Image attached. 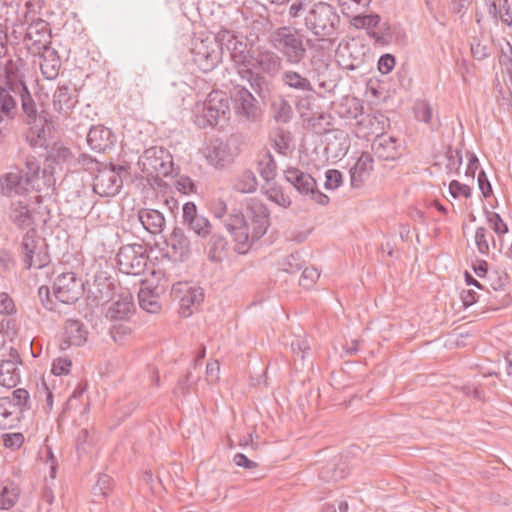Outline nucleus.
I'll return each instance as SVG.
<instances>
[{
	"label": "nucleus",
	"instance_id": "f257e3e1",
	"mask_svg": "<svg viewBox=\"0 0 512 512\" xmlns=\"http://www.w3.org/2000/svg\"><path fill=\"white\" fill-rule=\"evenodd\" d=\"M227 231L236 242L235 250L246 253L254 241L259 240L269 227V211L260 201L252 199L246 214L234 210L224 221Z\"/></svg>",
	"mask_w": 512,
	"mask_h": 512
},
{
	"label": "nucleus",
	"instance_id": "f03ea898",
	"mask_svg": "<svg viewBox=\"0 0 512 512\" xmlns=\"http://www.w3.org/2000/svg\"><path fill=\"white\" fill-rule=\"evenodd\" d=\"M268 42L289 65L301 64L307 56L308 48L314 45V40L292 26L275 28L269 33Z\"/></svg>",
	"mask_w": 512,
	"mask_h": 512
},
{
	"label": "nucleus",
	"instance_id": "7ed1b4c3",
	"mask_svg": "<svg viewBox=\"0 0 512 512\" xmlns=\"http://www.w3.org/2000/svg\"><path fill=\"white\" fill-rule=\"evenodd\" d=\"M304 26L318 39L332 38L338 32L340 16L331 4L316 2L305 13Z\"/></svg>",
	"mask_w": 512,
	"mask_h": 512
},
{
	"label": "nucleus",
	"instance_id": "20e7f679",
	"mask_svg": "<svg viewBox=\"0 0 512 512\" xmlns=\"http://www.w3.org/2000/svg\"><path fill=\"white\" fill-rule=\"evenodd\" d=\"M192 112L193 121L199 128L216 126L229 117V98L222 91H212L205 101L195 104Z\"/></svg>",
	"mask_w": 512,
	"mask_h": 512
},
{
	"label": "nucleus",
	"instance_id": "39448f33",
	"mask_svg": "<svg viewBox=\"0 0 512 512\" xmlns=\"http://www.w3.org/2000/svg\"><path fill=\"white\" fill-rule=\"evenodd\" d=\"M138 165L143 173L147 175L148 181L151 180L160 186V176H170L174 172V163L172 155L163 147H150L146 149L139 158Z\"/></svg>",
	"mask_w": 512,
	"mask_h": 512
},
{
	"label": "nucleus",
	"instance_id": "423d86ee",
	"mask_svg": "<svg viewBox=\"0 0 512 512\" xmlns=\"http://www.w3.org/2000/svg\"><path fill=\"white\" fill-rule=\"evenodd\" d=\"M285 88L294 92L296 107L309 110L317 91L308 77L293 69L284 70L280 77Z\"/></svg>",
	"mask_w": 512,
	"mask_h": 512
},
{
	"label": "nucleus",
	"instance_id": "0eeeda50",
	"mask_svg": "<svg viewBox=\"0 0 512 512\" xmlns=\"http://www.w3.org/2000/svg\"><path fill=\"white\" fill-rule=\"evenodd\" d=\"M148 251L145 245L133 243L123 245L116 255V262L120 272L127 275H140L145 271L148 263Z\"/></svg>",
	"mask_w": 512,
	"mask_h": 512
},
{
	"label": "nucleus",
	"instance_id": "6e6552de",
	"mask_svg": "<svg viewBox=\"0 0 512 512\" xmlns=\"http://www.w3.org/2000/svg\"><path fill=\"white\" fill-rule=\"evenodd\" d=\"M33 6L31 2H26L23 18L19 19V22L20 25H27L25 40L40 51L50 48L51 31L45 20L31 15Z\"/></svg>",
	"mask_w": 512,
	"mask_h": 512
},
{
	"label": "nucleus",
	"instance_id": "1a4fd4ad",
	"mask_svg": "<svg viewBox=\"0 0 512 512\" xmlns=\"http://www.w3.org/2000/svg\"><path fill=\"white\" fill-rule=\"evenodd\" d=\"M21 247L26 269H40L49 263L47 246L44 239L39 237L34 229H30L23 236Z\"/></svg>",
	"mask_w": 512,
	"mask_h": 512
},
{
	"label": "nucleus",
	"instance_id": "9d476101",
	"mask_svg": "<svg viewBox=\"0 0 512 512\" xmlns=\"http://www.w3.org/2000/svg\"><path fill=\"white\" fill-rule=\"evenodd\" d=\"M284 177L303 197L320 205H326L329 202L328 196L317 189L316 181L309 173L296 167H288L284 171Z\"/></svg>",
	"mask_w": 512,
	"mask_h": 512
},
{
	"label": "nucleus",
	"instance_id": "9b49d317",
	"mask_svg": "<svg viewBox=\"0 0 512 512\" xmlns=\"http://www.w3.org/2000/svg\"><path fill=\"white\" fill-rule=\"evenodd\" d=\"M123 170L122 166L117 168L114 165L97 168V174L93 181V192L101 197L116 196L123 186L120 175Z\"/></svg>",
	"mask_w": 512,
	"mask_h": 512
},
{
	"label": "nucleus",
	"instance_id": "f8f14e48",
	"mask_svg": "<svg viewBox=\"0 0 512 512\" xmlns=\"http://www.w3.org/2000/svg\"><path fill=\"white\" fill-rule=\"evenodd\" d=\"M84 284L75 273L67 272L59 275L53 285L55 298L64 304L75 303L82 295Z\"/></svg>",
	"mask_w": 512,
	"mask_h": 512
},
{
	"label": "nucleus",
	"instance_id": "ddd939ff",
	"mask_svg": "<svg viewBox=\"0 0 512 512\" xmlns=\"http://www.w3.org/2000/svg\"><path fill=\"white\" fill-rule=\"evenodd\" d=\"M234 109L237 116L248 122H257L262 116L258 101L245 87L235 86L232 92Z\"/></svg>",
	"mask_w": 512,
	"mask_h": 512
},
{
	"label": "nucleus",
	"instance_id": "4468645a",
	"mask_svg": "<svg viewBox=\"0 0 512 512\" xmlns=\"http://www.w3.org/2000/svg\"><path fill=\"white\" fill-rule=\"evenodd\" d=\"M175 298L179 300V314L189 317L193 313V307H198L204 299L201 287L188 283H178L173 287Z\"/></svg>",
	"mask_w": 512,
	"mask_h": 512
},
{
	"label": "nucleus",
	"instance_id": "2eb2a0df",
	"mask_svg": "<svg viewBox=\"0 0 512 512\" xmlns=\"http://www.w3.org/2000/svg\"><path fill=\"white\" fill-rule=\"evenodd\" d=\"M0 188L3 195L11 197L26 194L35 187L31 184L29 178H26L23 174L22 169L13 166L0 177Z\"/></svg>",
	"mask_w": 512,
	"mask_h": 512
},
{
	"label": "nucleus",
	"instance_id": "dca6fc26",
	"mask_svg": "<svg viewBox=\"0 0 512 512\" xmlns=\"http://www.w3.org/2000/svg\"><path fill=\"white\" fill-rule=\"evenodd\" d=\"M183 224L200 238H206L211 234L212 225L208 218L198 213L194 202H187L182 207Z\"/></svg>",
	"mask_w": 512,
	"mask_h": 512
},
{
	"label": "nucleus",
	"instance_id": "f3484780",
	"mask_svg": "<svg viewBox=\"0 0 512 512\" xmlns=\"http://www.w3.org/2000/svg\"><path fill=\"white\" fill-rule=\"evenodd\" d=\"M15 96L10 87L0 85V139L4 137L7 126L17 115L18 106Z\"/></svg>",
	"mask_w": 512,
	"mask_h": 512
},
{
	"label": "nucleus",
	"instance_id": "a211bd4d",
	"mask_svg": "<svg viewBox=\"0 0 512 512\" xmlns=\"http://www.w3.org/2000/svg\"><path fill=\"white\" fill-rule=\"evenodd\" d=\"M405 37L406 34L399 24L387 20H381L377 30L371 33V39L374 40L375 45L382 47L392 43H402Z\"/></svg>",
	"mask_w": 512,
	"mask_h": 512
},
{
	"label": "nucleus",
	"instance_id": "6ab92c4d",
	"mask_svg": "<svg viewBox=\"0 0 512 512\" xmlns=\"http://www.w3.org/2000/svg\"><path fill=\"white\" fill-rule=\"evenodd\" d=\"M221 40L226 41V48L230 52L232 61L242 69H247L251 66V55L247 43L240 40L237 36L229 31H225L221 35Z\"/></svg>",
	"mask_w": 512,
	"mask_h": 512
},
{
	"label": "nucleus",
	"instance_id": "aec40b11",
	"mask_svg": "<svg viewBox=\"0 0 512 512\" xmlns=\"http://www.w3.org/2000/svg\"><path fill=\"white\" fill-rule=\"evenodd\" d=\"M167 255L174 261H185L190 255V240L181 228H174L166 239Z\"/></svg>",
	"mask_w": 512,
	"mask_h": 512
},
{
	"label": "nucleus",
	"instance_id": "412c9836",
	"mask_svg": "<svg viewBox=\"0 0 512 512\" xmlns=\"http://www.w3.org/2000/svg\"><path fill=\"white\" fill-rule=\"evenodd\" d=\"M20 356L18 351L11 348L7 358L0 361V385L12 388L17 385L20 380L18 364H20Z\"/></svg>",
	"mask_w": 512,
	"mask_h": 512
},
{
	"label": "nucleus",
	"instance_id": "4be33fe9",
	"mask_svg": "<svg viewBox=\"0 0 512 512\" xmlns=\"http://www.w3.org/2000/svg\"><path fill=\"white\" fill-rule=\"evenodd\" d=\"M488 19L494 24L512 27V3L510 0H483Z\"/></svg>",
	"mask_w": 512,
	"mask_h": 512
},
{
	"label": "nucleus",
	"instance_id": "5701e85b",
	"mask_svg": "<svg viewBox=\"0 0 512 512\" xmlns=\"http://www.w3.org/2000/svg\"><path fill=\"white\" fill-rule=\"evenodd\" d=\"M116 142L114 133L102 125L92 126L87 135V143L96 152L104 153L112 149Z\"/></svg>",
	"mask_w": 512,
	"mask_h": 512
},
{
	"label": "nucleus",
	"instance_id": "b1692460",
	"mask_svg": "<svg viewBox=\"0 0 512 512\" xmlns=\"http://www.w3.org/2000/svg\"><path fill=\"white\" fill-rule=\"evenodd\" d=\"M24 63L21 59H9L6 61L3 70L4 86H8L12 91L19 90L22 87L27 86L24 81L23 74Z\"/></svg>",
	"mask_w": 512,
	"mask_h": 512
},
{
	"label": "nucleus",
	"instance_id": "393cba45",
	"mask_svg": "<svg viewBox=\"0 0 512 512\" xmlns=\"http://www.w3.org/2000/svg\"><path fill=\"white\" fill-rule=\"evenodd\" d=\"M134 302L130 294H122L114 300L107 310V318L111 321H125L134 312Z\"/></svg>",
	"mask_w": 512,
	"mask_h": 512
},
{
	"label": "nucleus",
	"instance_id": "a878e982",
	"mask_svg": "<svg viewBox=\"0 0 512 512\" xmlns=\"http://www.w3.org/2000/svg\"><path fill=\"white\" fill-rule=\"evenodd\" d=\"M23 419L21 409L16 407L10 399L0 398V429H13Z\"/></svg>",
	"mask_w": 512,
	"mask_h": 512
},
{
	"label": "nucleus",
	"instance_id": "bb28decb",
	"mask_svg": "<svg viewBox=\"0 0 512 512\" xmlns=\"http://www.w3.org/2000/svg\"><path fill=\"white\" fill-rule=\"evenodd\" d=\"M77 102L76 92L68 85L58 86L53 94V108L60 113H68Z\"/></svg>",
	"mask_w": 512,
	"mask_h": 512
},
{
	"label": "nucleus",
	"instance_id": "cd10ccee",
	"mask_svg": "<svg viewBox=\"0 0 512 512\" xmlns=\"http://www.w3.org/2000/svg\"><path fill=\"white\" fill-rule=\"evenodd\" d=\"M138 219L144 229L151 234H158L162 232L165 226L164 215L156 209H140L138 211Z\"/></svg>",
	"mask_w": 512,
	"mask_h": 512
},
{
	"label": "nucleus",
	"instance_id": "c85d7f7f",
	"mask_svg": "<svg viewBox=\"0 0 512 512\" xmlns=\"http://www.w3.org/2000/svg\"><path fill=\"white\" fill-rule=\"evenodd\" d=\"M9 219L20 229L29 228L33 225L32 212L29 205L24 201H15L11 203Z\"/></svg>",
	"mask_w": 512,
	"mask_h": 512
},
{
	"label": "nucleus",
	"instance_id": "c756f323",
	"mask_svg": "<svg viewBox=\"0 0 512 512\" xmlns=\"http://www.w3.org/2000/svg\"><path fill=\"white\" fill-rule=\"evenodd\" d=\"M88 332L84 324L75 319H68L65 323L64 343L68 346L79 347L87 341Z\"/></svg>",
	"mask_w": 512,
	"mask_h": 512
},
{
	"label": "nucleus",
	"instance_id": "7c9ffc66",
	"mask_svg": "<svg viewBox=\"0 0 512 512\" xmlns=\"http://www.w3.org/2000/svg\"><path fill=\"white\" fill-rule=\"evenodd\" d=\"M373 169V158L369 153H362L356 163L350 168L351 185L359 187L370 175Z\"/></svg>",
	"mask_w": 512,
	"mask_h": 512
},
{
	"label": "nucleus",
	"instance_id": "2f4dec72",
	"mask_svg": "<svg viewBox=\"0 0 512 512\" xmlns=\"http://www.w3.org/2000/svg\"><path fill=\"white\" fill-rule=\"evenodd\" d=\"M372 151L383 160H394L397 157L396 139L388 135H379L372 142Z\"/></svg>",
	"mask_w": 512,
	"mask_h": 512
},
{
	"label": "nucleus",
	"instance_id": "473e14b6",
	"mask_svg": "<svg viewBox=\"0 0 512 512\" xmlns=\"http://www.w3.org/2000/svg\"><path fill=\"white\" fill-rule=\"evenodd\" d=\"M14 95L18 96L21 101L22 111L26 117L28 124H35L38 120L41 122V117L38 116V109L27 86L13 91Z\"/></svg>",
	"mask_w": 512,
	"mask_h": 512
},
{
	"label": "nucleus",
	"instance_id": "72a5a7b5",
	"mask_svg": "<svg viewBox=\"0 0 512 512\" xmlns=\"http://www.w3.org/2000/svg\"><path fill=\"white\" fill-rule=\"evenodd\" d=\"M194 61L204 71L208 72L213 70L220 62V52L218 50H209L204 47L203 43L200 47L194 48Z\"/></svg>",
	"mask_w": 512,
	"mask_h": 512
},
{
	"label": "nucleus",
	"instance_id": "f704fd0d",
	"mask_svg": "<svg viewBox=\"0 0 512 512\" xmlns=\"http://www.w3.org/2000/svg\"><path fill=\"white\" fill-rule=\"evenodd\" d=\"M40 68L43 76L48 80H53L58 76L61 61L57 52L51 48L43 50Z\"/></svg>",
	"mask_w": 512,
	"mask_h": 512
},
{
	"label": "nucleus",
	"instance_id": "c9c22d12",
	"mask_svg": "<svg viewBox=\"0 0 512 512\" xmlns=\"http://www.w3.org/2000/svg\"><path fill=\"white\" fill-rule=\"evenodd\" d=\"M381 20L382 18L378 14L360 13L350 20V24L356 29L366 30L371 38V33L377 30Z\"/></svg>",
	"mask_w": 512,
	"mask_h": 512
},
{
	"label": "nucleus",
	"instance_id": "e433bc0d",
	"mask_svg": "<svg viewBox=\"0 0 512 512\" xmlns=\"http://www.w3.org/2000/svg\"><path fill=\"white\" fill-rule=\"evenodd\" d=\"M239 74L242 79H246L251 88L260 96L265 97L268 92V81L264 76L259 73H254L250 67L247 69H240Z\"/></svg>",
	"mask_w": 512,
	"mask_h": 512
},
{
	"label": "nucleus",
	"instance_id": "4c0bfd02",
	"mask_svg": "<svg viewBox=\"0 0 512 512\" xmlns=\"http://www.w3.org/2000/svg\"><path fill=\"white\" fill-rule=\"evenodd\" d=\"M227 245L228 243L223 236L213 234L208 242L207 255L209 260L221 262L226 256Z\"/></svg>",
	"mask_w": 512,
	"mask_h": 512
},
{
	"label": "nucleus",
	"instance_id": "58836bf2",
	"mask_svg": "<svg viewBox=\"0 0 512 512\" xmlns=\"http://www.w3.org/2000/svg\"><path fill=\"white\" fill-rule=\"evenodd\" d=\"M271 111L273 118L279 123H287L293 115L290 103L282 96H278L272 100Z\"/></svg>",
	"mask_w": 512,
	"mask_h": 512
},
{
	"label": "nucleus",
	"instance_id": "ea45409f",
	"mask_svg": "<svg viewBox=\"0 0 512 512\" xmlns=\"http://www.w3.org/2000/svg\"><path fill=\"white\" fill-rule=\"evenodd\" d=\"M138 300L140 307L149 313H156L161 308L159 295L148 287L139 290Z\"/></svg>",
	"mask_w": 512,
	"mask_h": 512
},
{
	"label": "nucleus",
	"instance_id": "a19ab883",
	"mask_svg": "<svg viewBox=\"0 0 512 512\" xmlns=\"http://www.w3.org/2000/svg\"><path fill=\"white\" fill-rule=\"evenodd\" d=\"M49 157L57 164L66 165L68 170H76V157L67 147L55 145L51 149Z\"/></svg>",
	"mask_w": 512,
	"mask_h": 512
},
{
	"label": "nucleus",
	"instance_id": "79ce46f5",
	"mask_svg": "<svg viewBox=\"0 0 512 512\" xmlns=\"http://www.w3.org/2000/svg\"><path fill=\"white\" fill-rule=\"evenodd\" d=\"M256 61L262 71L270 75L276 74L281 68V58L271 51L259 53Z\"/></svg>",
	"mask_w": 512,
	"mask_h": 512
},
{
	"label": "nucleus",
	"instance_id": "37998d69",
	"mask_svg": "<svg viewBox=\"0 0 512 512\" xmlns=\"http://www.w3.org/2000/svg\"><path fill=\"white\" fill-rule=\"evenodd\" d=\"M372 0H338V5L345 17L350 20L360 13H365Z\"/></svg>",
	"mask_w": 512,
	"mask_h": 512
},
{
	"label": "nucleus",
	"instance_id": "c03bdc74",
	"mask_svg": "<svg viewBox=\"0 0 512 512\" xmlns=\"http://www.w3.org/2000/svg\"><path fill=\"white\" fill-rule=\"evenodd\" d=\"M471 54L474 59L482 61L489 57L493 51V45L487 37H474L470 44Z\"/></svg>",
	"mask_w": 512,
	"mask_h": 512
},
{
	"label": "nucleus",
	"instance_id": "a18cd8bd",
	"mask_svg": "<svg viewBox=\"0 0 512 512\" xmlns=\"http://www.w3.org/2000/svg\"><path fill=\"white\" fill-rule=\"evenodd\" d=\"M258 186V182L255 174L246 170L241 175H239L233 183V189L240 193H253L256 191Z\"/></svg>",
	"mask_w": 512,
	"mask_h": 512
},
{
	"label": "nucleus",
	"instance_id": "49530a36",
	"mask_svg": "<svg viewBox=\"0 0 512 512\" xmlns=\"http://www.w3.org/2000/svg\"><path fill=\"white\" fill-rule=\"evenodd\" d=\"M20 489L14 482L6 483L0 493V505L2 509L12 508L18 501Z\"/></svg>",
	"mask_w": 512,
	"mask_h": 512
},
{
	"label": "nucleus",
	"instance_id": "de8ad7c7",
	"mask_svg": "<svg viewBox=\"0 0 512 512\" xmlns=\"http://www.w3.org/2000/svg\"><path fill=\"white\" fill-rule=\"evenodd\" d=\"M499 64L502 71L507 74L508 82L506 83L508 88L512 87V44L509 41H504L501 45Z\"/></svg>",
	"mask_w": 512,
	"mask_h": 512
},
{
	"label": "nucleus",
	"instance_id": "09e8293b",
	"mask_svg": "<svg viewBox=\"0 0 512 512\" xmlns=\"http://www.w3.org/2000/svg\"><path fill=\"white\" fill-rule=\"evenodd\" d=\"M206 158L211 165L217 168L223 167L228 159L227 146L222 142L214 144L209 148Z\"/></svg>",
	"mask_w": 512,
	"mask_h": 512
},
{
	"label": "nucleus",
	"instance_id": "8fccbe9b",
	"mask_svg": "<svg viewBox=\"0 0 512 512\" xmlns=\"http://www.w3.org/2000/svg\"><path fill=\"white\" fill-rule=\"evenodd\" d=\"M276 169V162L270 153H266L258 162V171L266 182L274 180Z\"/></svg>",
	"mask_w": 512,
	"mask_h": 512
},
{
	"label": "nucleus",
	"instance_id": "3c124183",
	"mask_svg": "<svg viewBox=\"0 0 512 512\" xmlns=\"http://www.w3.org/2000/svg\"><path fill=\"white\" fill-rule=\"evenodd\" d=\"M414 113L417 120L424 122L426 124H431L432 130H437L440 122L436 121L435 123L432 122V107L431 105L426 101H418L415 103L414 106Z\"/></svg>",
	"mask_w": 512,
	"mask_h": 512
},
{
	"label": "nucleus",
	"instance_id": "603ef678",
	"mask_svg": "<svg viewBox=\"0 0 512 512\" xmlns=\"http://www.w3.org/2000/svg\"><path fill=\"white\" fill-rule=\"evenodd\" d=\"M25 167L23 170V174L26 178H29L31 184L35 187V183L40 178V174L45 171L42 170L40 161L32 155H29L25 158Z\"/></svg>",
	"mask_w": 512,
	"mask_h": 512
},
{
	"label": "nucleus",
	"instance_id": "864d4df0",
	"mask_svg": "<svg viewBox=\"0 0 512 512\" xmlns=\"http://www.w3.org/2000/svg\"><path fill=\"white\" fill-rule=\"evenodd\" d=\"M26 138L32 147H47V131L43 124L38 126L35 123V125L30 128Z\"/></svg>",
	"mask_w": 512,
	"mask_h": 512
},
{
	"label": "nucleus",
	"instance_id": "5fc2aeb1",
	"mask_svg": "<svg viewBox=\"0 0 512 512\" xmlns=\"http://www.w3.org/2000/svg\"><path fill=\"white\" fill-rule=\"evenodd\" d=\"M18 408L21 409V415L31 409L30 395L26 389L18 388L12 392V395L7 397Z\"/></svg>",
	"mask_w": 512,
	"mask_h": 512
},
{
	"label": "nucleus",
	"instance_id": "6e6d98bb",
	"mask_svg": "<svg viewBox=\"0 0 512 512\" xmlns=\"http://www.w3.org/2000/svg\"><path fill=\"white\" fill-rule=\"evenodd\" d=\"M485 214L487 222L498 236H502L508 232L507 224L502 220L498 213L493 211H485Z\"/></svg>",
	"mask_w": 512,
	"mask_h": 512
},
{
	"label": "nucleus",
	"instance_id": "4d7b16f0",
	"mask_svg": "<svg viewBox=\"0 0 512 512\" xmlns=\"http://www.w3.org/2000/svg\"><path fill=\"white\" fill-rule=\"evenodd\" d=\"M462 165V154L460 150L448 148L446 152L445 168L448 173L458 172Z\"/></svg>",
	"mask_w": 512,
	"mask_h": 512
},
{
	"label": "nucleus",
	"instance_id": "13d9d810",
	"mask_svg": "<svg viewBox=\"0 0 512 512\" xmlns=\"http://www.w3.org/2000/svg\"><path fill=\"white\" fill-rule=\"evenodd\" d=\"M280 265L282 271L293 274L302 268L303 261L298 253H294L285 257Z\"/></svg>",
	"mask_w": 512,
	"mask_h": 512
},
{
	"label": "nucleus",
	"instance_id": "bf43d9fd",
	"mask_svg": "<svg viewBox=\"0 0 512 512\" xmlns=\"http://www.w3.org/2000/svg\"><path fill=\"white\" fill-rule=\"evenodd\" d=\"M320 273L314 267H306L301 273L299 278V285L303 288L309 289L311 288L316 280L319 278Z\"/></svg>",
	"mask_w": 512,
	"mask_h": 512
},
{
	"label": "nucleus",
	"instance_id": "052dcab7",
	"mask_svg": "<svg viewBox=\"0 0 512 512\" xmlns=\"http://www.w3.org/2000/svg\"><path fill=\"white\" fill-rule=\"evenodd\" d=\"M110 334L116 343L122 344L127 336L131 334V328L126 323L113 324Z\"/></svg>",
	"mask_w": 512,
	"mask_h": 512
},
{
	"label": "nucleus",
	"instance_id": "680f3d73",
	"mask_svg": "<svg viewBox=\"0 0 512 512\" xmlns=\"http://www.w3.org/2000/svg\"><path fill=\"white\" fill-rule=\"evenodd\" d=\"M325 188L327 190H335L337 189L343 181L342 173L336 169H329L325 173Z\"/></svg>",
	"mask_w": 512,
	"mask_h": 512
},
{
	"label": "nucleus",
	"instance_id": "e2e57ef3",
	"mask_svg": "<svg viewBox=\"0 0 512 512\" xmlns=\"http://www.w3.org/2000/svg\"><path fill=\"white\" fill-rule=\"evenodd\" d=\"M475 243L480 254H488L489 242L487 239V230L484 227H479L476 229Z\"/></svg>",
	"mask_w": 512,
	"mask_h": 512
},
{
	"label": "nucleus",
	"instance_id": "0e129e2a",
	"mask_svg": "<svg viewBox=\"0 0 512 512\" xmlns=\"http://www.w3.org/2000/svg\"><path fill=\"white\" fill-rule=\"evenodd\" d=\"M449 193L453 198H458L460 196L469 198L471 196V189L466 184H462L457 180H452L449 184Z\"/></svg>",
	"mask_w": 512,
	"mask_h": 512
},
{
	"label": "nucleus",
	"instance_id": "69168bd1",
	"mask_svg": "<svg viewBox=\"0 0 512 512\" xmlns=\"http://www.w3.org/2000/svg\"><path fill=\"white\" fill-rule=\"evenodd\" d=\"M291 349L294 354L295 361H304L310 348L305 340L296 339L291 343Z\"/></svg>",
	"mask_w": 512,
	"mask_h": 512
},
{
	"label": "nucleus",
	"instance_id": "338daca9",
	"mask_svg": "<svg viewBox=\"0 0 512 512\" xmlns=\"http://www.w3.org/2000/svg\"><path fill=\"white\" fill-rule=\"evenodd\" d=\"M174 186L177 191L184 195H188L194 192L195 184L194 182L187 176H179L175 182Z\"/></svg>",
	"mask_w": 512,
	"mask_h": 512
},
{
	"label": "nucleus",
	"instance_id": "774afa93",
	"mask_svg": "<svg viewBox=\"0 0 512 512\" xmlns=\"http://www.w3.org/2000/svg\"><path fill=\"white\" fill-rule=\"evenodd\" d=\"M396 61L392 54H384L378 60V70L381 74H389L395 67Z\"/></svg>",
	"mask_w": 512,
	"mask_h": 512
}]
</instances>
